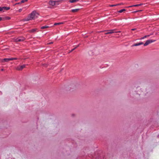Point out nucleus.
Masks as SVG:
<instances>
[{
  "mask_svg": "<svg viewBox=\"0 0 159 159\" xmlns=\"http://www.w3.org/2000/svg\"><path fill=\"white\" fill-rule=\"evenodd\" d=\"M39 16V14L38 13L35 11H34L27 18H25L24 20L27 21L35 19L37 18Z\"/></svg>",
  "mask_w": 159,
  "mask_h": 159,
  "instance_id": "obj_1",
  "label": "nucleus"
},
{
  "mask_svg": "<svg viewBox=\"0 0 159 159\" xmlns=\"http://www.w3.org/2000/svg\"><path fill=\"white\" fill-rule=\"evenodd\" d=\"M49 4L52 6H53L56 5H58L59 4L58 1H52L50 0L49 2Z\"/></svg>",
  "mask_w": 159,
  "mask_h": 159,
  "instance_id": "obj_2",
  "label": "nucleus"
},
{
  "mask_svg": "<svg viewBox=\"0 0 159 159\" xmlns=\"http://www.w3.org/2000/svg\"><path fill=\"white\" fill-rule=\"evenodd\" d=\"M25 38L23 37H20L18 38H15L14 40L16 42H20L24 40Z\"/></svg>",
  "mask_w": 159,
  "mask_h": 159,
  "instance_id": "obj_3",
  "label": "nucleus"
},
{
  "mask_svg": "<svg viewBox=\"0 0 159 159\" xmlns=\"http://www.w3.org/2000/svg\"><path fill=\"white\" fill-rule=\"evenodd\" d=\"M156 40H152L151 39H149L147 40L146 41L145 43L144 44V46H146L148 45L150 43H151L152 42H154L156 41Z\"/></svg>",
  "mask_w": 159,
  "mask_h": 159,
  "instance_id": "obj_4",
  "label": "nucleus"
},
{
  "mask_svg": "<svg viewBox=\"0 0 159 159\" xmlns=\"http://www.w3.org/2000/svg\"><path fill=\"white\" fill-rule=\"evenodd\" d=\"M25 66V65H23L22 66H19L16 68V69L18 70H22Z\"/></svg>",
  "mask_w": 159,
  "mask_h": 159,
  "instance_id": "obj_5",
  "label": "nucleus"
},
{
  "mask_svg": "<svg viewBox=\"0 0 159 159\" xmlns=\"http://www.w3.org/2000/svg\"><path fill=\"white\" fill-rule=\"evenodd\" d=\"M143 44V42H140V43H135L133 45H132V47H133V46H137L140 45H141Z\"/></svg>",
  "mask_w": 159,
  "mask_h": 159,
  "instance_id": "obj_6",
  "label": "nucleus"
},
{
  "mask_svg": "<svg viewBox=\"0 0 159 159\" xmlns=\"http://www.w3.org/2000/svg\"><path fill=\"white\" fill-rule=\"evenodd\" d=\"M10 61H11L10 58H6L2 60V62H3L4 61L8 62Z\"/></svg>",
  "mask_w": 159,
  "mask_h": 159,
  "instance_id": "obj_7",
  "label": "nucleus"
},
{
  "mask_svg": "<svg viewBox=\"0 0 159 159\" xmlns=\"http://www.w3.org/2000/svg\"><path fill=\"white\" fill-rule=\"evenodd\" d=\"M114 30H111L107 31L108 32L109 34H111L115 33V32L114 31Z\"/></svg>",
  "mask_w": 159,
  "mask_h": 159,
  "instance_id": "obj_8",
  "label": "nucleus"
},
{
  "mask_svg": "<svg viewBox=\"0 0 159 159\" xmlns=\"http://www.w3.org/2000/svg\"><path fill=\"white\" fill-rule=\"evenodd\" d=\"M80 10V9H72L71 10V11L73 12H75L78 11Z\"/></svg>",
  "mask_w": 159,
  "mask_h": 159,
  "instance_id": "obj_9",
  "label": "nucleus"
},
{
  "mask_svg": "<svg viewBox=\"0 0 159 159\" xmlns=\"http://www.w3.org/2000/svg\"><path fill=\"white\" fill-rule=\"evenodd\" d=\"M152 35V34H151L150 35H145V36H144V37H142L140 39V40H141V39H143L147 37H148L149 36H150V35Z\"/></svg>",
  "mask_w": 159,
  "mask_h": 159,
  "instance_id": "obj_10",
  "label": "nucleus"
},
{
  "mask_svg": "<svg viewBox=\"0 0 159 159\" xmlns=\"http://www.w3.org/2000/svg\"><path fill=\"white\" fill-rule=\"evenodd\" d=\"M37 30V29H33L31 30H29V31L30 33H34V32H35Z\"/></svg>",
  "mask_w": 159,
  "mask_h": 159,
  "instance_id": "obj_11",
  "label": "nucleus"
},
{
  "mask_svg": "<svg viewBox=\"0 0 159 159\" xmlns=\"http://www.w3.org/2000/svg\"><path fill=\"white\" fill-rule=\"evenodd\" d=\"M79 1V0H70L69 1L71 3H74Z\"/></svg>",
  "mask_w": 159,
  "mask_h": 159,
  "instance_id": "obj_12",
  "label": "nucleus"
},
{
  "mask_svg": "<svg viewBox=\"0 0 159 159\" xmlns=\"http://www.w3.org/2000/svg\"><path fill=\"white\" fill-rule=\"evenodd\" d=\"M48 27H49L48 26H43L41 27V29H46V28H48Z\"/></svg>",
  "mask_w": 159,
  "mask_h": 159,
  "instance_id": "obj_13",
  "label": "nucleus"
},
{
  "mask_svg": "<svg viewBox=\"0 0 159 159\" xmlns=\"http://www.w3.org/2000/svg\"><path fill=\"white\" fill-rule=\"evenodd\" d=\"M121 4H115V5H110L109 6L111 7H114V6H118V5H119Z\"/></svg>",
  "mask_w": 159,
  "mask_h": 159,
  "instance_id": "obj_14",
  "label": "nucleus"
},
{
  "mask_svg": "<svg viewBox=\"0 0 159 159\" xmlns=\"http://www.w3.org/2000/svg\"><path fill=\"white\" fill-rule=\"evenodd\" d=\"M125 9H121L120 11H118V12H119V13H122V12H123V11H125Z\"/></svg>",
  "mask_w": 159,
  "mask_h": 159,
  "instance_id": "obj_15",
  "label": "nucleus"
},
{
  "mask_svg": "<svg viewBox=\"0 0 159 159\" xmlns=\"http://www.w3.org/2000/svg\"><path fill=\"white\" fill-rule=\"evenodd\" d=\"M139 6V5H138V4H136V5H132V6H129V7H138V6Z\"/></svg>",
  "mask_w": 159,
  "mask_h": 159,
  "instance_id": "obj_16",
  "label": "nucleus"
},
{
  "mask_svg": "<svg viewBox=\"0 0 159 159\" xmlns=\"http://www.w3.org/2000/svg\"><path fill=\"white\" fill-rule=\"evenodd\" d=\"M3 9L7 10H8L10 9V7H3Z\"/></svg>",
  "mask_w": 159,
  "mask_h": 159,
  "instance_id": "obj_17",
  "label": "nucleus"
},
{
  "mask_svg": "<svg viewBox=\"0 0 159 159\" xmlns=\"http://www.w3.org/2000/svg\"><path fill=\"white\" fill-rule=\"evenodd\" d=\"M10 58V60H17L18 59L17 58Z\"/></svg>",
  "mask_w": 159,
  "mask_h": 159,
  "instance_id": "obj_18",
  "label": "nucleus"
},
{
  "mask_svg": "<svg viewBox=\"0 0 159 159\" xmlns=\"http://www.w3.org/2000/svg\"><path fill=\"white\" fill-rule=\"evenodd\" d=\"M27 1V0H22L21 2V3H24L25 2H26Z\"/></svg>",
  "mask_w": 159,
  "mask_h": 159,
  "instance_id": "obj_19",
  "label": "nucleus"
},
{
  "mask_svg": "<svg viewBox=\"0 0 159 159\" xmlns=\"http://www.w3.org/2000/svg\"><path fill=\"white\" fill-rule=\"evenodd\" d=\"M60 24V23H55L54 24V25H59Z\"/></svg>",
  "mask_w": 159,
  "mask_h": 159,
  "instance_id": "obj_20",
  "label": "nucleus"
},
{
  "mask_svg": "<svg viewBox=\"0 0 159 159\" xmlns=\"http://www.w3.org/2000/svg\"><path fill=\"white\" fill-rule=\"evenodd\" d=\"M77 48V47H75L74 48H73V49H72V50H71L70 51V52H72V51H73V50H74L76 48Z\"/></svg>",
  "mask_w": 159,
  "mask_h": 159,
  "instance_id": "obj_21",
  "label": "nucleus"
},
{
  "mask_svg": "<svg viewBox=\"0 0 159 159\" xmlns=\"http://www.w3.org/2000/svg\"><path fill=\"white\" fill-rule=\"evenodd\" d=\"M10 17H6V19L7 20H10Z\"/></svg>",
  "mask_w": 159,
  "mask_h": 159,
  "instance_id": "obj_22",
  "label": "nucleus"
},
{
  "mask_svg": "<svg viewBox=\"0 0 159 159\" xmlns=\"http://www.w3.org/2000/svg\"><path fill=\"white\" fill-rule=\"evenodd\" d=\"M22 11V9H20L19 10H18V11L19 12H20L21 11Z\"/></svg>",
  "mask_w": 159,
  "mask_h": 159,
  "instance_id": "obj_23",
  "label": "nucleus"
},
{
  "mask_svg": "<svg viewBox=\"0 0 159 159\" xmlns=\"http://www.w3.org/2000/svg\"><path fill=\"white\" fill-rule=\"evenodd\" d=\"M3 10V7H0V11H2Z\"/></svg>",
  "mask_w": 159,
  "mask_h": 159,
  "instance_id": "obj_24",
  "label": "nucleus"
},
{
  "mask_svg": "<svg viewBox=\"0 0 159 159\" xmlns=\"http://www.w3.org/2000/svg\"><path fill=\"white\" fill-rule=\"evenodd\" d=\"M141 10H140V11H134V12H139V11H141Z\"/></svg>",
  "mask_w": 159,
  "mask_h": 159,
  "instance_id": "obj_25",
  "label": "nucleus"
},
{
  "mask_svg": "<svg viewBox=\"0 0 159 159\" xmlns=\"http://www.w3.org/2000/svg\"><path fill=\"white\" fill-rule=\"evenodd\" d=\"M136 29H131V30H136Z\"/></svg>",
  "mask_w": 159,
  "mask_h": 159,
  "instance_id": "obj_26",
  "label": "nucleus"
},
{
  "mask_svg": "<svg viewBox=\"0 0 159 159\" xmlns=\"http://www.w3.org/2000/svg\"><path fill=\"white\" fill-rule=\"evenodd\" d=\"M120 31H117V32H115V33H120Z\"/></svg>",
  "mask_w": 159,
  "mask_h": 159,
  "instance_id": "obj_27",
  "label": "nucleus"
},
{
  "mask_svg": "<svg viewBox=\"0 0 159 159\" xmlns=\"http://www.w3.org/2000/svg\"><path fill=\"white\" fill-rule=\"evenodd\" d=\"M109 33L108 32H108H107V33H105V34H109Z\"/></svg>",
  "mask_w": 159,
  "mask_h": 159,
  "instance_id": "obj_28",
  "label": "nucleus"
},
{
  "mask_svg": "<svg viewBox=\"0 0 159 159\" xmlns=\"http://www.w3.org/2000/svg\"><path fill=\"white\" fill-rule=\"evenodd\" d=\"M2 20V18L0 17V21L1 20Z\"/></svg>",
  "mask_w": 159,
  "mask_h": 159,
  "instance_id": "obj_29",
  "label": "nucleus"
},
{
  "mask_svg": "<svg viewBox=\"0 0 159 159\" xmlns=\"http://www.w3.org/2000/svg\"><path fill=\"white\" fill-rule=\"evenodd\" d=\"M142 4H138V5H139V6H140Z\"/></svg>",
  "mask_w": 159,
  "mask_h": 159,
  "instance_id": "obj_30",
  "label": "nucleus"
},
{
  "mask_svg": "<svg viewBox=\"0 0 159 159\" xmlns=\"http://www.w3.org/2000/svg\"><path fill=\"white\" fill-rule=\"evenodd\" d=\"M63 23H63V22H60V24H63Z\"/></svg>",
  "mask_w": 159,
  "mask_h": 159,
  "instance_id": "obj_31",
  "label": "nucleus"
},
{
  "mask_svg": "<svg viewBox=\"0 0 159 159\" xmlns=\"http://www.w3.org/2000/svg\"><path fill=\"white\" fill-rule=\"evenodd\" d=\"M80 45V44L78 45L76 47H77V48Z\"/></svg>",
  "mask_w": 159,
  "mask_h": 159,
  "instance_id": "obj_32",
  "label": "nucleus"
},
{
  "mask_svg": "<svg viewBox=\"0 0 159 159\" xmlns=\"http://www.w3.org/2000/svg\"><path fill=\"white\" fill-rule=\"evenodd\" d=\"M1 70H2V71L3 70V69H2Z\"/></svg>",
  "mask_w": 159,
  "mask_h": 159,
  "instance_id": "obj_33",
  "label": "nucleus"
},
{
  "mask_svg": "<svg viewBox=\"0 0 159 159\" xmlns=\"http://www.w3.org/2000/svg\"><path fill=\"white\" fill-rule=\"evenodd\" d=\"M72 116H74V114H72Z\"/></svg>",
  "mask_w": 159,
  "mask_h": 159,
  "instance_id": "obj_34",
  "label": "nucleus"
},
{
  "mask_svg": "<svg viewBox=\"0 0 159 159\" xmlns=\"http://www.w3.org/2000/svg\"><path fill=\"white\" fill-rule=\"evenodd\" d=\"M51 43H49L48 44H51Z\"/></svg>",
  "mask_w": 159,
  "mask_h": 159,
  "instance_id": "obj_35",
  "label": "nucleus"
},
{
  "mask_svg": "<svg viewBox=\"0 0 159 159\" xmlns=\"http://www.w3.org/2000/svg\"><path fill=\"white\" fill-rule=\"evenodd\" d=\"M15 0L16 1H18V0Z\"/></svg>",
  "mask_w": 159,
  "mask_h": 159,
  "instance_id": "obj_36",
  "label": "nucleus"
}]
</instances>
